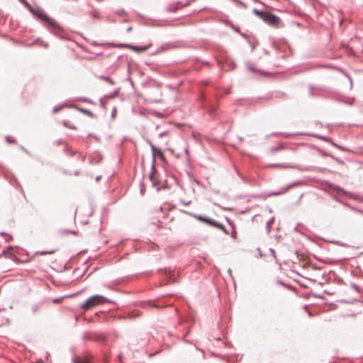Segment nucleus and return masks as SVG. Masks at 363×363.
Returning a JSON list of instances; mask_svg holds the SVG:
<instances>
[{"mask_svg":"<svg viewBox=\"0 0 363 363\" xmlns=\"http://www.w3.org/2000/svg\"><path fill=\"white\" fill-rule=\"evenodd\" d=\"M253 13L255 14L257 17L264 21L266 23L279 28L281 26V19L270 13L261 11L257 9H254L252 11Z\"/></svg>","mask_w":363,"mask_h":363,"instance_id":"obj_1","label":"nucleus"},{"mask_svg":"<svg viewBox=\"0 0 363 363\" xmlns=\"http://www.w3.org/2000/svg\"><path fill=\"white\" fill-rule=\"evenodd\" d=\"M108 299L101 295H94L89 298L85 303L82 305V308L88 311L92 308L108 303Z\"/></svg>","mask_w":363,"mask_h":363,"instance_id":"obj_2","label":"nucleus"},{"mask_svg":"<svg viewBox=\"0 0 363 363\" xmlns=\"http://www.w3.org/2000/svg\"><path fill=\"white\" fill-rule=\"evenodd\" d=\"M150 147L152 149V157L154 160H155L156 158H159L162 162H164L166 158L163 152L152 143H150Z\"/></svg>","mask_w":363,"mask_h":363,"instance_id":"obj_3","label":"nucleus"},{"mask_svg":"<svg viewBox=\"0 0 363 363\" xmlns=\"http://www.w3.org/2000/svg\"><path fill=\"white\" fill-rule=\"evenodd\" d=\"M35 13L43 21H45V22H47L48 23H49L50 25L55 27L57 26V24L54 21V20H52V18H50L47 14H45V13H43L42 11H40V10H38Z\"/></svg>","mask_w":363,"mask_h":363,"instance_id":"obj_4","label":"nucleus"},{"mask_svg":"<svg viewBox=\"0 0 363 363\" xmlns=\"http://www.w3.org/2000/svg\"><path fill=\"white\" fill-rule=\"evenodd\" d=\"M73 363H89V361L86 357H77L74 359Z\"/></svg>","mask_w":363,"mask_h":363,"instance_id":"obj_5","label":"nucleus"},{"mask_svg":"<svg viewBox=\"0 0 363 363\" xmlns=\"http://www.w3.org/2000/svg\"><path fill=\"white\" fill-rule=\"evenodd\" d=\"M330 187L335 191L338 194H345V191L342 188L339 187L338 186H336L335 184L330 185Z\"/></svg>","mask_w":363,"mask_h":363,"instance_id":"obj_6","label":"nucleus"},{"mask_svg":"<svg viewBox=\"0 0 363 363\" xmlns=\"http://www.w3.org/2000/svg\"><path fill=\"white\" fill-rule=\"evenodd\" d=\"M228 225L230 226L231 228V233H230V236L232 238H233L234 240H236V231H235V225L230 222V220L228 219Z\"/></svg>","mask_w":363,"mask_h":363,"instance_id":"obj_7","label":"nucleus"},{"mask_svg":"<svg viewBox=\"0 0 363 363\" xmlns=\"http://www.w3.org/2000/svg\"><path fill=\"white\" fill-rule=\"evenodd\" d=\"M247 40H248L249 44L251 46L252 51H253L255 49V48L257 45V44H258L257 41L255 40H252L249 38H247Z\"/></svg>","mask_w":363,"mask_h":363,"instance_id":"obj_8","label":"nucleus"},{"mask_svg":"<svg viewBox=\"0 0 363 363\" xmlns=\"http://www.w3.org/2000/svg\"><path fill=\"white\" fill-rule=\"evenodd\" d=\"M274 222V217H272L267 223V233L270 232L271 230V225Z\"/></svg>","mask_w":363,"mask_h":363,"instance_id":"obj_9","label":"nucleus"},{"mask_svg":"<svg viewBox=\"0 0 363 363\" xmlns=\"http://www.w3.org/2000/svg\"><path fill=\"white\" fill-rule=\"evenodd\" d=\"M150 180L155 185L157 184V180L156 179L155 173H152L150 177Z\"/></svg>","mask_w":363,"mask_h":363,"instance_id":"obj_10","label":"nucleus"},{"mask_svg":"<svg viewBox=\"0 0 363 363\" xmlns=\"http://www.w3.org/2000/svg\"><path fill=\"white\" fill-rule=\"evenodd\" d=\"M64 125L69 128H72V129H77V126L74 125H72L69 123V121H64L63 122Z\"/></svg>","mask_w":363,"mask_h":363,"instance_id":"obj_11","label":"nucleus"},{"mask_svg":"<svg viewBox=\"0 0 363 363\" xmlns=\"http://www.w3.org/2000/svg\"><path fill=\"white\" fill-rule=\"evenodd\" d=\"M7 257V258H9V259H10V258H11V254L10 252H7V251H5V252H4L0 255V257Z\"/></svg>","mask_w":363,"mask_h":363,"instance_id":"obj_12","label":"nucleus"},{"mask_svg":"<svg viewBox=\"0 0 363 363\" xmlns=\"http://www.w3.org/2000/svg\"><path fill=\"white\" fill-rule=\"evenodd\" d=\"M247 67L248 69L252 71V72H255L257 70L252 67V65L250 63H247Z\"/></svg>","mask_w":363,"mask_h":363,"instance_id":"obj_13","label":"nucleus"},{"mask_svg":"<svg viewBox=\"0 0 363 363\" xmlns=\"http://www.w3.org/2000/svg\"><path fill=\"white\" fill-rule=\"evenodd\" d=\"M101 79H103V80H105L111 84H113V82L112 81V79L109 77H101Z\"/></svg>","mask_w":363,"mask_h":363,"instance_id":"obj_14","label":"nucleus"},{"mask_svg":"<svg viewBox=\"0 0 363 363\" xmlns=\"http://www.w3.org/2000/svg\"><path fill=\"white\" fill-rule=\"evenodd\" d=\"M134 50H139V51H141V52H143V51H145L147 48V47H140V48H133Z\"/></svg>","mask_w":363,"mask_h":363,"instance_id":"obj_15","label":"nucleus"},{"mask_svg":"<svg viewBox=\"0 0 363 363\" xmlns=\"http://www.w3.org/2000/svg\"><path fill=\"white\" fill-rule=\"evenodd\" d=\"M72 119L76 122L75 123H77V124L79 123V121L77 116H76V115L72 116Z\"/></svg>","mask_w":363,"mask_h":363,"instance_id":"obj_16","label":"nucleus"},{"mask_svg":"<svg viewBox=\"0 0 363 363\" xmlns=\"http://www.w3.org/2000/svg\"><path fill=\"white\" fill-rule=\"evenodd\" d=\"M55 251V250H52V251H49V252H47V251H44V252H40V254L43 255H46V254H52L54 253Z\"/></svg>","mask_w":363,"mask_h":363,"instance_id":"obj_17","label":"nucleus"},{"mask_svg":"<svg viewBox=\"0 0 363 363\" xmlns=\"http://www.w3.org/2000/svg\"><path fill=\"white\" fill-rule=\"evenodd\" d=\"M198 220H203L208 223V220L207 219L203 218L201 216H195Z\"/></svg>","mask_w":363,"mask_h":363,"instance_id":"obj_18","label":"nucleus"},{"mask_svg":"<svg viewBox=\"0 0 363 363\" xmlns=\"http://www.w3.org/2000/svg\"><path fill=\"white\" fill-rule=\"evenodd\" d=\"M98 15H99V13L97 11H93L92 12V16L94 18H97L98 17Z\"/></svg>","mask_w":363,"mask_h":363,"instance_id":"obj_19","label":"nucleus"},{"mask_svg":"<svg viewBox=\"0 0 363 363\" xmlns=\"http://www.w3.org/2000/svg\"><path fill=\"white\" fill-rule=\"evenodd\" d=\"M1 269L4 271H9L10 269H8L7 267H4V266H1Z\"/></svg>","mask_w":363,"mask_h":363,"instance_id":"obj_20","label":"nucleus"},{"mask_svg":"<svg viewBox=\"0 0 363 363\" xmlns=\"http://www.w3.org/2000/svg\"><path fill=\"white\" fill-rule=\"evenodd\" d=\"M347 52H348V53H350V54L353 53V50L352 48H348Z\"/></svg>","mask_w":363,"mask_h":363,"instance_id":"obj_21","label":"nucleus"},{"mask_svg":"<svg viewBox=\"0 0 363 363\" xmlns=\"http://www.w3.org/2000/svg\"><path fill=\"white\" fill-rule=\"evenodd\" d=\"M232 28L235 29L236 31L239 32L238 28H236L233 25L231 26Z\"/></svg>","mask_w":363,"mask_h":363,"instance_id":"obj_22","label":"nucleus"},{"mask_svg":"<svg viewBox=\"0 0 363 363\" xmlns=\"http://www.w3.org/2000/svg\"><path fill=\"white\" fill-rule=\"evenodd\" d=\"M271 167H282V166L280 164H272Z\"/></svg>","mask_w":363,"mask_h":363,"instance_id":"obj_23","label":"nucleus"},{"mask_svg":"<svg viewBox=\"0 0 363 363\" xmlns=\"http://www.w3.org/2000/svg\"><path fill=\"white\" fill-rule=\"evenodd\" d=\"M124 11L123 10L118 11V14L123 15Z\"/></svg>","mask_w":363,"mask_h":363,"instance_id":"obj_24","label":"nucleus"},{"mask_svg":"<svg viewBox=\"0 0 363 363\" xmlns=\"http://www.w3.org/2000/svg\"><path fill=\"white\" fill-rule=\"evenodd\" d=\"M66 233H72V234H74V235L76 234L75 232H74V231H67Z\"/></svg>","mask_w":363,"mask_h":363,"instance_id":"obj_25","label":"nucleus"},{"mask_svg":"<svg viewBox=\"0 0 363 363\" xmlns=\"http://www.w3.org/2000/svg\"><path fill=\"white\" fill-rule=\"evenodd\" d=\"M222 229H223L225 233H227V231L225 230V228H223H223H222Z\"/></svg>","mask_w":363,"mask_h":363,"instance_id":"obj_26","label":"nucleus"},{"mask_svg":"<svg viewBox=\"0 0 363 363\" xmlns=\"http://www.w3.org/2000/svg\"><path fill=\"white\" fill-rule=\"evenodd\" d=\"M83 111H84V113H89V111H84V110H83Z\"/></svg>","mask_w":363,"mask_h":363,"instance_id":"obj_27","label":"nucleus"}]
</instances>
